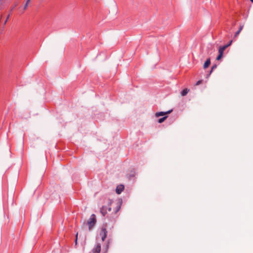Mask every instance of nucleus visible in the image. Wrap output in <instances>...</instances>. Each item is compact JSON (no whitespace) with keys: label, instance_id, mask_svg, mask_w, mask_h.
<instances>
[{"label":"nucleus","instance_id":"1","mask_svg":"<svg viewBox=\"0 0 253 253\" xmlns=\"http://www.w3.org/2000/svg\"><path fill=\"white\" fill-rule=\"evenodd\" d=\"M96 222L95 215L94 214H92L90 218L87 220V224L89 226V230L90 231L94 225L95 224Z\"/></svg>","mask_w":253,"mask_h":253},{"label":"nucleus","instance_id":"2","mask_svg":"<svg viewBox=\"0 0 253 253\" xmlns=\"http://www.w3.org/2000/svg\"><path fill=\"white\" fill-rule=\"evenodd\" d=\"M107 231L106 228H102L100 232V235L101 237L102 240L104 241L107 237Z\"/></svg>","mask_w":253,"mask_h":253},{"label":"nucleus","instance_id":"3","mask_svg":"<svg viewBox=\"0 0 253 253\" xmlns=\"http://www.w3.org/2000/svg\"><path fill=\"white\" fill-rule=\"evenodd\" d=\"M172 111V110L168 111L167 112H159L155 114L156 117H159L160 116H163L169 114Z\"/></svg>","mask_w":253,"mask_h":253},{"label":"nucleus","instance_id":"4","mask_svg":"<svg viewBox=\"0 0 253 253\" xmlns=\"http://www.w3.org/2000/svg\"><path fill=\"white\" fill-rule=\"evenodd\" d=\"M124 185H120L117 187V188L116 189V192L117 194H120L124 190Z\"/></svg>","mask_w":253,"mask_h":253},{"label":"nucleus","instance_id":"5","mask_svg":"<svg viewBox=\"0 0 253 253\" xmlns=\"http://www.w3.org/2000/svg\"><path fill=\"white\" fill-rule=\"evenodd\" d=\"M101 251V245L97 244L93 250V253H100Z\"/></svg>","mask_w":253,"mask_h":253},{"label":"nucleus","instance_id":"6","mask_svg":"<svg viewBox=\"0 0 253 253\" xmlns=\"http://www.w3.org/2000/svg\"><path fill=\"white\" fill-rule=\"evenodd\" d=\"M107 208L106 206H103L100 209V212L103 215V216H105L107 213Z\"/></svg>","mask_w":253,"mask_h":253},{"label":"nucleus","instance_id":"7","mask_svg":"<svg viewBox=\"0 0 253 253\" xmlns=\"http://www.w3.org/2000/svg\"><path fill=\"white\" fill-rule=\"evenodd\" d=\"M243 28H244V25H240L239 30L238 31H237L234 35V38H236V37H237V36L240 34L241 31L243 30Z\"/></svg>","mask_w":253,"mask_h":253},{"label":"nucleus","instance_id":"8","mask_svg":"<svg viewBox=\"0 0 253 253\" xmlns=\"http://www.w3.org/2000/svg\"><path fill=\"white\" fill-rule=\"evenodd\" d=\"M211 64V60L210 58H208V59H207V60L206 61V62H205L204 64V69H206L207 68H208L209 65H210Z\"/></svg>","mask_w":253,"mask_h":253},{"label":"nucleus","instance_id":"9","mask_svg":"<svg viewBox=\"0 0 253 253\" xmlns=\"http://www.w3.org/2000/svg\"><path fill=\"white\" fill-rule=\"evenodd\" d=\"M226 49L224 46H220L218 49L219 54L223 55L224 51Z\"/></svg>","mask_w":253,"mask_h":253},{"label":"nucleus","instance_id":"10","mask_svg":"<svg viewBox=\"0 0 253 253\" xmlns=\"http://www.w3.org/2000/svg\"><path fill=\"white\" fill-rule=\"evenodd\" d=\"M189 89H187V88H185L184 89H183L181 92V95L182 96H185L187 93L188 92H189Z\"/></svg>","mask_w":253,"mask_h":253},{"label":"nucleus","instance_id":"11","mask_svg":"<svg viewBox=\"0 0 253 253\" xmlns=\"http://www.w3.org/2000/svg\"><path fill=\"white\" fill-rule=\"evenodd\" d=\"M168 118V116H164V117L162 118H160L158 120V122L159 123H162L163 122H164L166 119L167 118Z\"/></svg>","mask_w":253,"mask_h":253},{"label":"nucleus","instance_id":"12","mask_svg":"<svg viewBox=\"0 0 253 253\" xmlns=\"http://www.w3.org/2000/svg\"><path fill=\"white\" fill-rule=\"evenodd\" d=\"M216 67H217V66H216V65H214L212 66V68H211V71H210V74L208 75V76H209L210 75V74H211V72H212L213 70L214 69L216 68Z\"/></svg>","mask_w":253,"mask_h":253},{"label":"nucleus","instance_id":"13","mask_svg":"<svg viewBox=\"0 0 253 253\" xmlns=\"http://www.w3.org/2000/svg\"><path fill=\"white\" fill-rule=\"evenodd\" d=\"M232 42H233V41H232V40H231V41L229 43H228V44H226V45H224V46L225 47V48H227L228 46H229L231 44V43H232Z\"/></svg>","mask_w":253,"mask_h":253},{"label":"nucleus","instance_id":"14","mask_svg":"<svg viewBox=\"0 0 253 253\" xmlns=\"http://www.w3.org/2000/svg\"><path fill=\"white\" fill-rule=\"evenodd\" d=\"M222 56L223 55H222L221 54H218V55L216 57V60H219L222 58Z\"/></svg>","mask_w":253,"mask_h":253},{"label":"nucleus","instance_id":"15","mask_svg":"<svg viewBox=\"0 0 253 253\" xmlns=\"http://www.w3.org/2000/svg\"><path fill=\"white\" fill-rule=\"evenodd\" d=\"M28 3H25V5H24V10H26L28 6Z\"/></svg>","mask_w":253,"mask_h":253},{"label":"nucleus","instance_id":"16","mask_svg":"<svg viewBox=\"0 0 253 253\" xmlns=\"http://www.w3.org/2000/svg\"><path fill=\"white\" fill-rule=\"evenodd\" d=\"M202 80H199V81H198L196 83V85H198L202 83Z\"/></svg>","mask_w":253,"mask_h":253},{"label":"nucleus","instance_id":"17","mask_svg":"<svg viewBox=\"0 0 253 253\" xmlns=\"http://www.w3.org/2000/svg\"><path fill=\"white\" fill-rule=\"evenodd\" d=\"M120 206L119 205L118 207L117 210L115 211V213H117L120 210Z\"/></svg>","mask_w":253,"mask_h":253},{"label":"nucleus","instance_id":"18","mask_svg":"<svg viewBox=\"0 0 253 253\" xmlns=\"http://www.w3.org/2000/svg\"><path fill=\"white\" fill-rule=\"evenodd\" d=\"M3 1H4V0H0V6L2 5V4L3 3Z\"/></svg>","mask_w":253,"mask_h":253},{"label":"nucleus","instance_id":"19","mask_svg":"<svg viewBox=\"0 0 253 253\" xmlns=\"http://www.w3.org/2000/svg\"><path fill=\"white\" fill-rule=\"evenodd\" d=\"M78 235V233H77L76 234V241H75L76 244H77V243Z\"/></svg>","mask_w":253,"mask_h":253},{"label":"nucleus","instance_id":"20","mask_svg":"<svg viewBox=\"0 0 253 253\" xmlns=\"http://www.w3.org/2000/svg\"><path fill=\"white\" fill-rule=\"evenodd\" d=\"M31 0H26V3H27L29 4Z\"/></svg>","mask_w":253,"mask_h":253},{"label":"nucleus","instance_id":"21","mask_svg":"<svg viewBox=\"0 0 253 253\" xmlns=\"http://www.w3.org/2000/svg\"><path fill=\"white\" fill-rule=\"evenodd\" d=\"M111 208H108V211H111Z\"/></svg>","mask_w":253,"mask_h":253},{"label":"nucleus","instance_id":"22","mask_svg":"<svg viewBox=\"0 0 253 253\" xmlns=\"http://www.w3.org/2000/svg\"><path fill=\"white\" fill-rule=\"evenodd\" d=\"M252 2H253V0H250Z\"/></svg>","mask_w":253,"mask_h":253}]
</instances>
